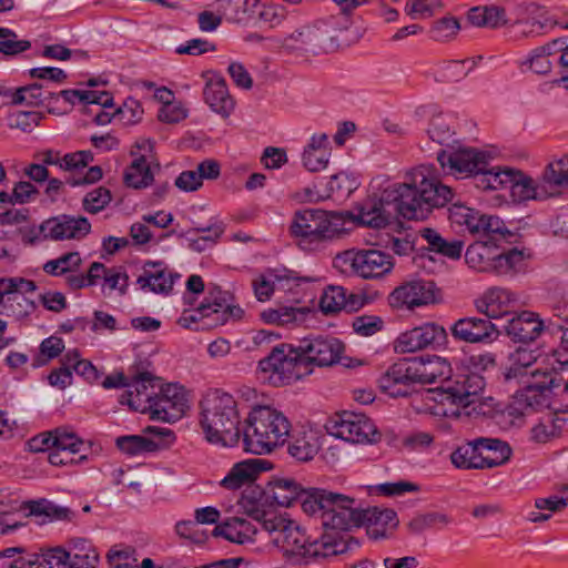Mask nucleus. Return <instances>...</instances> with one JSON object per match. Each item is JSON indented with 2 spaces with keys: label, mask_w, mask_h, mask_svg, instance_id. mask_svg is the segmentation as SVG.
<instances>
[{
  "label": "nucleus",
  "mask_w": 568,
  "mask_h": 568,
  "mask_svg": "<svg viewBox=\"0 0 568 568\" xmlns=\"http://www.w3.org/2000/svg\"><path fill=\"white\" fill-rule=\"evenodd\" d=\"M298 346L305 364L311 368L312 365L332 366L339 362L344 352V344L332 336L304 338Z\"/></svg>",
  "instance_id": "obj_17"
},
{
  "label": "nucleus",
  "mask_w": 568,
  "mask_h": 568,
  "mask_svg": "<svg viewBox=\"0 0 568 568\" xmlns=\"http://www.w3.org/2000/svg\"><path fill=\"white\" fill-rule=\"evenodd\" d=\"M449 523L448 517L439 513H428L414 517L408 523V529L412 534H422L426 529L437 525H447Z\"/></svg>",
  "instance_id": "obj_59"
},
{
  "label": "nucleus",
  "mask_w": 568,
  "mask_h": 568,
  "mask_svg": "<svg viewBox=\"0 0 568 568\" xmlns=\"http://www.w3.org/2000/svg\"><path fill=\"white\" fill-rule=\"evenodd\" d=\"M334 263L336 267H343L365 280L382 278L395 265L392 255L376 248L344 251L337 254Z\"/></svg>",
  "instance_id": "obj_11"
},
{
  "label": "nucleus",
  "mask_w": 568,
  "mask_h": 568,
  "mask_svg": "<svg viewBox=\"0 0 568 568\" xmlns=\"http://www.w3.org/2000/svg\"><path fill=\"white\" fill-rule=\"evenodd\" d=\"M61 170L63 171H78L89 165L93 161L91 151H77L65 153L61 158Z\"/></svg>",
  "instance_id": "obj_64"
},
{
  "label": "nucleus",
  "mask_w": 568,
  "mask_h": 568,
  "mask_svg": "<svg viewBox=\"0 0 568 568\" xmlns=\"http://www.w3.org/2000/svg\"><path fill=\"white\" fill-rule=\"evenodd\" d=\"M317 450V439L312 434H303L288 445L290 455L300 462L313 459Z\"/></svg>",
  "instance_id": "obj_51"
},
{
  "label": "nucleus",
  "mask_w": 568,
  "mask_h": 568,
  "mask_svg": "<svg viewBox=\"0 0 568 568\" xmlns=\"http://www.w3.org/2000/svg\"><path fill=\"white\" fill-rule=\"evenodd\" d=\"M440 7V0H414L406 4L405 10L412 19H424L433 16Z\"/></svg>",
  "instance_id": "obj_63"
},
{
  "label": "nucleus",
  "mask_w": 568,
  "mask_h": 568,
  "mask_svg": "<svg viewBox=\"0 0 568 568\" xmlns=\"http://www.w3.org/2000/svg\"><path fill=\"white\" fill-rule=\"evenodd\" d=\"M542 183L550 189L568 186V155L550 162L544 173Z\"/></svg>",
  "instance_id": "obj_48"
},
{
  "label": "nucleus",
  "mask_w": 568,
  "mask_h": 568,
  "mask_svg": "<svg viewBox=\"0 0 568 568\" xmlns=\"http://www.w3.org/2000/svg\"><path fill=\"white\" fill-rule=\"evenodd\" d=\"M564 433V423L560 415L548 414L531 427L530 440L546 444L560 437Z\"/></svg>",
  "instance_id": "obj_40"
},
{
  "label": "nucleus",
  "mask_w": 568,
  "mask_h": 568,
  "mask_svg": "<svg viewBox=\"0 0 568 568\" xmlns=\"http://www.w3.org/2000/svg\"><path fill=\"white\" fill-rule=\"evenodd\" d=\"M260 8V0H216V11L232 23H247Z\"/></svg>",
  "instance_id": "obj_35"
},
{
  "label": "nucleus",
  "mask_w": 568,
  "mask_h": 568,
  "mask_svg": "<svg viewBox=\"0 0 568 568\" xmlns=\"http://www.w3.org/2000/svg\"><path fill=\"white\" fill-rule=\"evenodd\" d=\"M452 373L448 361L440 356L404 358L394 363L381 377L379 387L392 397H406L415 383L446 382Z\"/></svg>",
  "instance_id": "obj_4"
},
{
  "label": "nucleus",
  "mask_w": 568,
  "mask_h": 568,
  "mask_svg": "<svg viewBox=\"0 0 568 568\" xmlns=\"http://www.w3.org/2000/svg\"><path fill=\"white\" fill-rule=\"evenodd\" d=\"M447 333L435 323H425L406 331L396 338L395 351L399 354L414 353L427 347H439L445 344Z\"/></svg>",
  "instance_id": "obj_16"
},
{
  "label": "nucleus",
  "mask_w": 568,
  "mask_h": 568,
  "mask_svg": "<svg viewBox=\"0 0 568 568\" xmlns=\"http://www.w3.org/2000/svg\"><path fill=\"white\" fill-rule=\"evenodd\" d=\"M54 449L75 454L80 452L83 440L67 427L53 429Z\"/></svg>",
  "instance_id": "obj_55"
},
{
  "label": "nucleus",
  "mask_w": 568,
  "mask_h": 568,
  "mask_svg": "<svg viewBox=\"0 0 568 568\" xmlns=\"http://www.w3.org/2000/svg\"><path fill=\"white\" fill-rule=\"evenodd\" d=\"M187 399L183 388L176 384L158 386L153 404L149 406L152 418L170 420L184 413Z\"/></svg>",
  "instance_id": "obj_20"
},
{
  "label": "nucleus",
  "mask_w": 568,
  "mask_h": 568,
  "mask_svg": "<svg viewBox=\"0 0 568 568\" xmlns=\"http://www.w3.org/2000/svg\"><path fill=\"white\" fill-rule=\"evenodd\" d=\"M179 277L180 275L172 272L164 262L145 261L135 283L144 292L166 295Z\"/></svg>",
  "instance_id": "obj_24"
},
{
  "label": "nucleus",
  "mask_w": 568,
  "mask_h": 568,
  "mask_svg": "<svg viewBox=\"0 0 568 568\" xmlns=\"http://www.w3.org/2000/svg\"><path fill=\"white\" fill-rule=\"evenodd\" d=\"M44 240H81L91 231V224L84 216L61 214L43 221L39 226Z\"/></svg>",
  "instance_id": "obj_19"
},
{
  "label": "nucleus",
  "mask_w": 568,
  "mask_h": 568,
  "mask_svg": "<svg viewBox=\"0 0 568 568\" xmlns=\"http://www.w3.org/2000/svg\"><path fill=\"white\" fill-rule=\"evenodd\" d=\"M24 549L10 547L0 551V568H37L31 555L22 556Z\"/></svg>",
  "instance_id": "obj_54"
},
{
  "label": "nucleus",
  "mask_w": 568,
  "mask_h": 568,
  "mask_svg": "<svg viewBox=\"0 0 568 568\" xmlns=\"http://www.w3.org/2000/svg\"><path fill=\"white\" fill-rule=\"evenodd\" d=\"M345 216L349 215L320 209L298 210L293 215L290 233L298 246L311 250L341 235L345 231Z\"/></svg>",
  "instance_id": "obj_7"
},
{
  "label": "nucleus",
  "mask_w": 568,
  "mask_h": 568,
  "mask_svg": "<svg viewBox=\"0 0 568 568\" xmlns=\"http://www.w3.org/2000/svg\"><path fill=\"white\" fill-rule=\"evenodd\" d=\"M257 534L258 528L241 517H232L217 524L212 532L214 537H223L231 542L241 545L254 541V536Z\"/></svg>",
  "instance_id": "obj_33"
},
{
  "label": "nucleus",
  "mask_w": 568,
  "mask_h": 568,
  "mask_svg": "<svg viewBox=\"0 0 568 568\" xmlns=\"http://www.w3.org/2000/svg\"><path fill=\"white\" fill-rule=\"evenodd\" d=\"M510 232L506 229L504 221L498 216L480 214L478 219V232L475 235L487 239L486 241L496 242L505 239Z\"/></svg>",
  "instance_id": "obj_49"
},
{
  "label": "nucleus",
  "mask_w": 568,
  "mask_h": 568,
  "mask_svg": "<svg viewBox=\"0 0 568 568\" xmlns=\"http://www.w3.org/2000/svg\"><path fill=\"white\" fill-rule=\"evenodd\" d=\"M524 262V253L517 248L501 253L495 252L490 272L497 275H514L523 270Z\"/></svg>",
  "instance_id": "obj_43"
},
{
  "label": "nucleus",
  "mask_w": 568,
  "mask_h": 568,
  "mask_svg": "<svg viewBox=\"0 0 568 568\" xmlns=\"http://www.w3.org/2000/svg\"><path fill=\"white\" fill-rule=\"evenodd\" d=\"M43 118L44 115L41 112L17 111L10 115L9 124L11 128L19 129L23 132H31L40 124Z\"/></svg>",
  "instance_id": "obj_58"
},
{
  "label": "nucleus",
  "mask_w": 568,
  "mask_h": 568,
  "mask_svg": "<svg viewBox=\"0 0 568 568\" xmlns=\"http://www.w3.org/2000/svg\"><path fill=\"white\" fill-rule=\"evenodd\" d=\"M271 504L266 488L248 485L240 499L244 513L256 520L270 542L278 549L284 560L292 566H307L345 551L348 546L338 535L326 534L312 540L305 530L280 514L267 511Z\"/></svg>",
  "instance_id": "obj_2"
},
{
  "label": "nucleus",
  "mask_w": 568,
  "mask_h": 568,
  "mask_svg": "<svg viewBox=\"0 0 568 568\" xmlns=\"http://www.w3.org/2000/svg\"><path fill=\"white\" fill-rule=\"evenodd\" d=\"M363 305L359 298L351 295L347 300L346 291L339 286H331L321 297L320 306L325 314H333L343 308L348 312L357 311Z\"/></svg>",
  "instance_id": "obj_39"
},
{
  "label": "nucleus",
  "mask_w": 568,
  "mask_h": 568,
  "mask_svg": "<svg viewBox=\"0 0 568 568\" xmlns=\"http://www.w3.org/2000/svg\"><path fill=\"white\" fill-rule=\"evenodd\" d=\"M513 196L520 201L545 199L549 195H554L555 191L547 192L544 190V185H534L532 180H517L514 175L513 182L509 186Z\"/></svg>",
  "instance_id": "obj_50"
},
{
  "label": "nucleus",
  "mask_w": 568,
  "mask_h": 568,
  "mask_svg": "<svg viewBox=\"0 0 568 568\" xmlns=\"http://www.w3.org/2000/svg\"><path fill=\"white\" fill-rule=\"evenodd\" d=\"M266 489L272 505L290 507L293 501L301 500L303 509L304 500L311 493V488L304 489L293 478H275L267 484Z\"/></svg>",
  "instance_id": "obj_29"
},
{
  "label": "nucleus",
  "mask_w": 568,
  "mask_h": 568,
  "mask_svg": "<svg viewBox=\"0 0 568 568\" xmlns=\"http://www.w3.org/2000/svg\"><path fill=\"white\" fill-rule=\"evenodd\" d=\"M485 388V379L478 372L463 371L455 376L447 378L445 384L436 389L429 390L433 399L440 405L450 404L456 409L448 412L443 409L440 414L448 416L459 414V408H470L466 414L477 410V404H480L481 392Z\"/></svg>",
  "instance_id": "obj_8"
},
{
  "label": "nucleus",
  "mask_w": 568,
  "mask_h": 568,
  "mask_svg": "<svg viewBox=\"0 0 568 568\" xmlns=\"http://www.w3.org/2000/svg\"><path fill=\"white\" fill-rule=\"evenodd\" d=\"M58 102L59 94L41 83L20 87L11 93L12 104L44 106L49 113H57L55 104Z\"/></svg>",
  "instance_id": "obj_28"
},
{
  "label": "nucleus",
  "mask_w": 568,
  "mask_h": 568,
  "mask_svg": "<svg viewBox=\"0 0 568 568\" xmlns=\"http://www.w3.org/2000/svg\"><path fill=\"white\" fill-rule=\"evenodd\" d=\"M36 303L23 294L14 295L0 305V313L7 316L24 318L36 310Z\"/></svg>",
  "instance_id": "obj_52"
},
{
  "label": "nucleus",
  "mask_w": 568,
  "mask_h": 568,
  "mask_svg": "<svg viewBox=\"0 0 568 568\" xmlns=\"http://www.w3.org/2000/svg\"><path fill=\"white\" fill-rule=\"evenodd\" d=\"M478 444L481 445L483 455H485L486 468H494L506 464L513 454L509 444L499 438L479 437Z\"/></svg>",
  "instance_id": "obj_41"
},
{
  "label": "nucleus",
  "mask_w": 568,
  "mask_h": 568,
  "mask_svg": "<svg viewBox=\"0 0 568 568\" xmlns=\"http://www.w3.org/2000/svg\"><path fill=\"white\" fill-rule=\"evenodd\" d=\"M460 29L459 21L454 17L437 20L432 27V37L436 41H446L457 34Z\"/></svg>",
  "instance_id": "obj_62"
},
{
  "label": "nucleus",
  "mask_w": 568,
  "mask_h": 568,
  "mask_svg": "<svg viewBox=\"0 0 568 568\" xmlns=\"http://www.w3.org/2000/svg\"><path fill=\"white\" fill-rule=\"evenodd\" d=\"M111 201L110 191L105 187H97L83 199V207L87 212L95 214L103 210Z\"/></svg>",
  "instance_id": "obj_61"
},
{
  "label": "nucleus",
  "mask_w": 568,
  "mask_h": 568,
  "mask_svg": "<svg viewBox=\"0 0 568 568\" xmlns=\"http://www.w3.org/2000/svg\"><path fill=\"white\" fill-rule=\"evenodd\" d=\"M30 47L31 42L29 40H19L13 30L0 27V53L16 55L29 50Z\"/></svg>",
  "instance_id": "obj_53"
},
{
  "label": "nucleus",
  "mask_w": 568,
  "mask_h": 568,
  "mask_svg": "<svg viewBox=\"0 0 568 568\" xmlns=\"http://www.w3.org/2000/svg\"><path fill=\"white\" fill-rule=\"evenodd\" d=\"M258 367L267 374L268 382L281 386L296 382L312 373L304 359L300 346L282 343L260 361Z\"/></svg>",
  "instance_id": "obj_9"
},
{
  "label": "nucleus",
  "mask_w": 568,
  "mask_h": 568,
  "mask_svg": "<svg viewBox=\"0 0 568 568\" xmlns=\"http://www.w3.org/2000/svg\"><path fill=\"white\" fill-rule=\"evenodd\" d=\"M427 132L429 138L440 145L449 142L454 135V130L443 115H436L432 119Z\"/></svg>",
  "instance_id": "obj_60"
},
{
  "label": "nucleus",
  "mask_w": 568,
  "mask_h": 568,
  "mask_svg": "<svg viewBox=\"0 0 568 568\" xmlns=\"http://www.w3.org/2000/svg\"><path fill=\"white\" fill-rule=\"evenodd\" d=\"M144 435H128L118 437L116 447L129 456H136L143 453H152L160 450L175 439L174 433L166 427L148 426L144 428Z\"/></svg>",
  "instance_id": "obj_15"
},
{
  "label": "nucleus",
  "mask_w": 568,
  "mask_h": 568,
  "mask_svg": "<svg viewBox=\"0 0 568 568\" xmlns=\"http://www.w3.org/2000/svg\"><path fill=\"white\" fill-rule=\"evenodd\" d=\"M520 400L531 410L549 408L552 402V388L546 384L529 385L520 394Z\"/></svg>",
  "instance_id": "obj_44"
},
{
  "label": "nucleus",
  "mask_w": 568,
  "mask_h": 568,
  "mask_svg": "<svg viewBox=\"0 0 568 568\" xmlns=\"http://www.w3.org/2000/svg\"><path fill=\"white\" fill-rule=\"evenodd\" d=\"M202 78L205 79L203 89L205 103L223 119L229 118L235 108V101L229 92L225 79L213 70L203 72Z\"/></svg>",
  "instance_id": "obj_22"
},
{
  "label": "nucleus",
  "mask_w": 568,
  "mask_h": 568,
  "mask_svg": "<svg viewBox=\"0 0 568 568\" xmlns=\"http://www.w3.org/2000/svg\"><path fill=\"white\" fill-rule=\"evenodd\" d=\"M70 568H95L100 555L93 544L85 538H72L65 549Z\"/></svg>",
  "instance_id": "obj_34"
},
{
  "label": "nucleus",
  "mask_w": 568,
  "mask_h": 568,
  "mask_svg": "<svg viewBox=\"0 0 568 568\" xmlns=\"http://www.w3.org/2000/svg\"><path fill=\"white\" fill-rule=\"evenodd\" d=\"M64 349V342L61 337L50 336L40 344V354L34 359L33 366L45 365L50 359L58 357Z\"/></svg>",
  "instance_id": "obj_57"
},
{
  "label": "nucleus",
  "mask_w": 568,
  "mask_h": 568,
  "mask_svg": "<svg viewBox=\"0 0 568 568\" xmlns=\"http://www.w3.org/2000/svg\"><path fill=\"white\" fill-rule=\"evenodd\" d=\"M302 277L294 275V272L287 268H274L253 281V290L260 302L268 301L274 292L275 283L301 281ZM305 281V278H303Z\"/></svg>",
  "instance_id": "obj_37"
},
{
  "label": "nucleus",
  "mask_w": 568,
  "mask_h": 568,
  "mask_svg": "<svg viewBox=\"0 0 568 568\" xmlns=\"http://www.w3.org/2000/svg\"><path fill=\"white\" fill-rule=\"evenodd\" d=\"M450 331L456 339L469 344L491 343L499 336V329L488 317L459 318L453 324Z\"/></svg>",
  "instance_id": "obj_21"
},
{
  "label": "nucleus",
  "mask_w": 568,
  "mask_h": 568,
  "mask_svg": "<svg viewBox=\"0 0 568 568\" xmlns=\"http://www.w3.org/2000/svg\"><path fill=\"white\" fill-rule=\"evenodd\" d=\"M152 180L153 175L145 156L135 159L124 174L125 184L134 189L145 187Z\"/></svg>",
  "instance_id": "obj_47"
},
{
  "label": "nucleus",
  "mask_w": 568,
  "mask_h": 568,
  "mask_svg": "<svg viewBox=\"0 0 568 568\" xmlns=\"http://www.w3.org/2000/svg\"><path fill=\"white\" fill-rule=\"evenodd\" d=\"M200 423L210 443L223 446L239 443L241 417L237 403L231 394L211 390L200 402Z\"/></svg>",
  "instance_id": "obj_5"
},
{
  "label": "nucleus",
  "mask_w": 568,
  "mask_h": 568,
  "mask_svg": "<svg viewBox=\"0 0 568 568\" xmlns=\"http://www.w3.org/2000/svg\"><path fill=\"white\" fill-rule=\"evenodd\" d=\"M495 250L488 241L476 242L468 246L465 253L466 263L478 272H490Z\"/></svg>",
  "instance_id": "obj_42"
},
{
  "label": "nucleus",
  "mask_w": 568,
  "mask_h": 568,
  "mask_svg": "<svg viewBox=\"0 0 568 568\" xmlns=\"http://www.w3.org/2000/svg\"><path fill=\"white\" fill-rule=\"evenodd\" d=\"M513 12L516 17L514 23H520L525 17L531 18V20L526 21L527 24L531 26V29L529 31L524 32L526 37L534 36L535 33H540L538 31H535V27H538L540 30H542L548 27L552 28L555 26H560L562 29L568 30V23L560 24L556 20L547 17L544 8L536 2H519L514 7Z\"/></svg>",
  "instance_id": "obj_32"
},
{
  "label": "nucleus",
  "mask_w": 568,
  "mask_h": 568,
  "mask_svg": "<svg viewBox=\"0 0 568 568\" xmlns=\"http://www.w3.org/2000/svg\"><path fill=\"white\" fill-rule=\"evenodd\" d=\"M265 463L264 460L253 459L235 464L221 480V486L231 490L242 488L255 479L257 474L264 469L262 465Z\"/></svg>",
  "instance_id": "obj_36"
},
{
  "label": "nucleus",
  "mask_w": 568,
  "mask_h": 568,
  "mask_svg": "<svg viewBox=\"0 0 568 568\" xmlns=\"http://www.w3.org/2000/svg\"><path fill=\"white\" fill-rule=\"evenodd\" d=\"M329 156L328 135L326 133H315L303 150L302 163L307 171L320 172L326 169Z\"/></svg>",
  "instance_id": "obj_31"
},
{
  "label": "nucleus",
  "mask_w": 568,
  "mask_h": 568,
  "mask_svg": "<svg viewBox=\"0 0 568 568\" xmlns=\"http://www.w3.org/2000/svg\"><path fill=\"white\" fill-rule=\"evenodd\" d=\"M517 300V295L509 290L495 286L488 288L475 300V307L489 320L500 318L511 315L510 307Z\"/></svg>",
  "instance_id": "obj_27"
},
{
  "label": "nucleus",
  "mask_w": 568,
  "mask_h": 568,
  "mask_svg": "<svg viewBox=\"0 0 568 568\" xmlns=\"http://www.w3.org/2000/svg\"><path fill=\"white\" fill-rule=\"evenodd\" d=\"M565 44L564 38H557L544 45L532 49L523 60H520L519 67H526L527 70L545 75L551 71L552 62L551 57L557 54Z\"/></svg>",
  "instance_id": "obj_30"
},
{
  "label": "nucleus",
  "mask_w": 568,
  "mask_h": 568,
  "mask_svg": "<svg viewBox=\"0 0 568 568\" xmlns=\"http://www.w3.org/2000/svg\"><path fill=\"white\" fill-rule=\"evenodd\" d=\"M159 379L142 363L130 366V385L119 398L120 404L135 412H150L158 393Z\"/></svg>",
  "instance_id": "obj_13"
},
{
  "label": "nucleus",
  "mask_w": 568,
  "mask_h": 568,
  "mask_svg": "<svg viewBox=\"0 0 568 568\" xmlns=\"http://www.w3.org/2000/svg\"><path fill=\"white\" fill-rule=\"evenodd\" d=\"M450 460L455 467L462 469H484L487 462L483 455L481 445L478 444V438L454 450Z\"/></svg>",
  "instance_id": "obj_38"
},
{
  "label": "nucleus",
  "mask_w": 568,
  "mask_h": 568,
  "mask_svg": "<svg viewBox=\"0 0 568 568\" xmlns=\"http://www.w3.org/2000/svg\"><path fill=\"white\" fill-rule=\"evenodd\" d=\"M288 418L271 406H255L246 418L245 450L255 455L271 453L283 445L291 432Z\"/></svg>",
  "instance_id": "obj_6"
},
{
  "label": "nucleus",
  "mask_w": 568,
  "mask_h": 568,
  "mask_svg": "<svg viewBox=\"0 0 568 568\" xmlns=\"http://www.w3.org/2000/svg\"><path fill=\"white\" fill-rule=\"evenodd\" d=\"M480 213L459 202L454 203L448 209V219L453 224L463 226L470 234L478 232V219Z\"/></svg>",
  "instance_id": "obj_45"
},
{
  "label": "nucleus",
  "mask_w": 568,
  "mask_h": 568,
  "mask_svg": "<svg viewBox=\"0 0 568 568\" xmlns=\"http://www.w3.org/2000/svg\"><path fill=\"white\" fill-rule=\"evenodd\" d=\"M332 27L324 20L301 26L281 40V48L288 54L304 60L327 52L333 39Z\"/></svg>",
  "instance_id": "obj_10"
},
{
  "label": "nucleus",
  "mask_w": 568,
  "mask_h": 568,
  "mask_svg": "<svg viewBox=\"0 0 568 568\" xmlns=\"http://www.w3.org/2000/svg\"><path fill=\"white\" fill-rule=\"evenodd\" d=\"M361 508L355 498L322 488H311V493L304 500V513L318 516L325 528L318 539L326 534L338 535L348 546L343 554L347 552L353 545L358 546L345 532L361 527ZM338 555L342 552L333 557Z\"/></svg>",
  "instance_id": "obj_3"
},
{
  "label": "nucleus",
  "mask_w": 568,
  "mask_h": 568,
  "mask_svg": "<svg viewBox=\"0 0 568 568\" xmlns=\"http://www.w3.org/2000/svg\"><path fill=\"white\" fill-rule=\"evenodd\" d=\"M328 434L355 444L376 443L381 435L365 414L344 410L326 423Z\"/></svg>",
  "instance_id": "obj_12"
},
{
  "label": "nucleus",
  "mask_w": 568,
  "mask_h": 568,
  "mask_svg": "<svg viewBox=\"0 0 568 568\" xmlns=\"http://www.w3.org/2000/svg\"><path fill=\"white\" fill-rule=\"evenodd\" d=\"M437 161L447 174H473L488 165V155L474 148H459L453 151L440 149Z\"/></svg>",
  "instance_id": "obj_18"
},
{
  "label": "nucleus",
  "mask_w": 568,
  "mask_h": 568,
  "mask_svg": "<svg viewBox=\"0 0 568 568\" xmlns=\"http://www.w3.org/2000/svg\"><path fill=\"white\" fill-rule=\"evenodd\" d=\"M395 307L414 308L435 301V284L432 281L415 280L396 287L389 295Z\"/></svg>",
  "instance_id": "obj_25"
},
{
  "label": "nucleus",
  "mask_w": 568,
  "mask_h": 568,
  "mask_svg": "<svg viewBox=\"0 0 568 568\" xmlns=\"http://www.w3.org/2000/svg\"><path fill=\"white\" fill-rule=\"evenodd\" d=\"M231 314L232 308L226 301L210 293V296L199 307L193 311H184L178 323L184 328L210 329L223 325Z\"/></svg>",
  "instance_id": "obj_14"
},
{
  "label": "nucleus",
  "mask_w": 568,
  "mask_h": 568,
  "mask_svg": "<svg viewBox=\"0 0 568 568\" xmlns=\"http://www.w3.org/2000/svg\"><path fill=\"white\" fill-rule=\"evenodd\" d=\"M361 527L365 526L366 534L374 541L393 537L399 525L397 514L390 508H361Z\"/></svg>",
  "instance_id": "obj_23"
},
{
  "label": "nucleus",
  "mask_w": 568,
  "mask_h": 568,
  "mask_svg": "<svg viewBox=\"0 0 568 568\" xmlns=\"http://www.w3.org/2000/svg\"><path fill=\"white\" fill-rule=\"evenodd\" d=\"M454 191L450 186L433 175L430 166L415 169L403 183L386 187L378 199H368L356 210L341 212L351 216L347 222L381 229L388 224L393 214L397 213L407 220H425L434 209L445 206L453 201Z\"/></svg>",
  "instance_id": "obj_1"
},
{
  "label": "nucleus",
  "mask_w": 568,
  "mask_h": 568,
  "mask_svg": "<svg viewBox=\"0 0 568 568\" xmlns=\"http://www.w3.org/2000/svg\"><path fill=\"white\" fill-rule=\"evenodd\" d=\"M68 556L61 547L49 549L40 556L31 555L37 568H68Z\"/></svg>",
  "instance_id": "obj_56"
},
{
  "label": "nucleus",
  "mask_w": 568,
  "mask_h": 568,
  "mask_svg": "<svg viewBox=\"0 0 568 568\" xmlns=\"http://www.w3.org/2000/svg\"><path fill=\"white\" fill-rule=\"evenodd\" d=\"M82 264L79 252H68L58 258L50 260L43 264V271L52 276H62L75 272Z\"/></svg>",
  "instance_id": "obj_46"
},
{
  "label": "nucleus",
  "mask_w": 568,
  "mask_h": 568,
  "mask_svg": "<svg viewBox=\"0 0 568 568\" xmlns=\"http://www.w3.org/2000/svg\"><path fill=\"white\" fill-rule=\"evenodd\" d=\"M503 328L513 342L528 344L541 335L545 324L537 313L523 311L511 314Z\"/></svg>",
  "instance_id": "obj_26"
}]
</instances>
